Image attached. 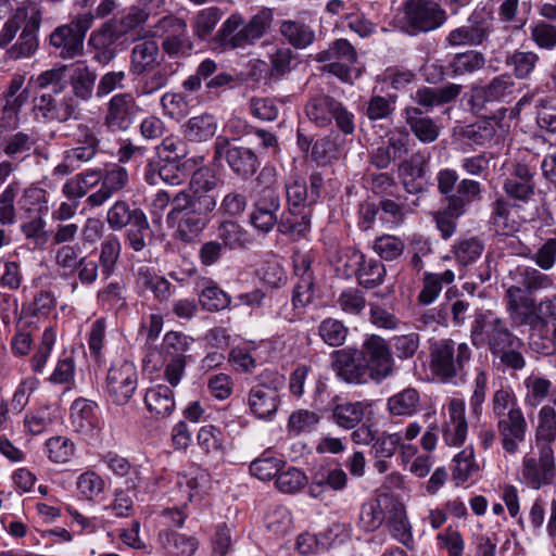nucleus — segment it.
Instances as JSON below:
<instances>
[{
    "instance_id": "2eb2a0df",
    "label": "nucleus",
    "mask_w": 556,
    "mask_h": 556,
    "mask_svg": "<svg viewBox=\"0 0 556 556\" xmlns=\"http://www.w3.org/2000/svg\"><path fill=\"white\" fill-rule=\"evenodd\" d=\"M140 108L130 92L114 94L106 104L105 126L113 131H126L135 122Z\"/></svg>"
},
{
    "instance_id": "a18cd8bd",
    "label": "nucleus",
    "mask_w": 556,
    "mask_h": 556,
    "mask_svg": "<svg viewBox=\"0 0 556 556\" xmlns=\"http://www.w3.org/2000/svg\"><path fill=\"white\" fill-rule=\"evenodd\" d=\"M217 130L216 118L211 114H201L191 117L184 127L185 137L194 142L211 139Z\"/></svg>"
},
{
    "instance_id": "4d7b16f0",
    "label": "nucleus",
    "mask_w": 556,
    "mask_h": 556,
    "mask_svg": "<svg viewBox=\"0 0 556 556\" xmlns=\"http://www.w3.org/2000/svg\"><path fill=\"white\" fill-rule=\"evenodd\" d=\"M515 83L509 75L493 78L488 86L476 91L475 97L483 96L484 101H502L514 92Z\"/></svg>"
},
{
    "instance_id": "58836bf2",
    "label": "nucleus",
    "mask_w": 556,
    "mask_h": 556,
    "mask_svg": "<svg viewBox=\"0 0 556 556\" xmlns=\"http://www.w3.org/2000/svg\"><path fill=\"white\" fill-rule=\"evenodd\" d=\"M406 123L412 131L424 143H431L437 140L440 135V127L430 118L421 116V112L417 108L405 109Z\"/></svg>"
},
{
    "instance_id": "c03bdc74",
    "label": "nucleus",
    "mask_w": 556,
    "mask_h": 556,
    "mask_svg": "<svg viewBox=\"0 0 556 556\" xmlns=\"http://www.w3.org/2000/svg\"><path fill=\"white\" fill-rule=\"evenodd\" d=\"M21 212L28 215H46L49 211L47 191L39 185L26 188L17 201Z\"/></svg>"
},
{
    "instance_id": "5701e85b",
    "label": "nucleus",
    "mask_w": 556,
    "mask_h": 556,
    "mask_svg": "<svg viewBox=\"0 0 556 556\" xmlns=\"http://www.w3.org/2000/svg\"><path fill=\"white\" fill-rule=\"evenodd\" d=\"M491 225L495 233L500 236H511L517 232L521 218L516 205L503 198L492 203Z\"/></svg>"
},
{
    "instance_id": "a211bd4d",
    "label": "nucleus",
    "mask_w": 556,
    "mask_h": 556,
    "mask_svg": "<svg viewBox=\"0 0 556 556\" xmlns=\"http://www.w3.org/2000/svg\"><path fill=\"white\" fill-rule=\"evenodd\" d=\"M527 421L521 409L507 412L506 416L498 418L497 430L503 450L509 454H516L519 445L526 440Z\"/></svg>"
},
{
    "instance_id": "69168bd1",
    "label": "nucleus",
    "mask_w": 556,
    "mask_h": 556,
    "mask_svg": "<svg viewBox=\"0 0 556 556\" xmlns=\"http://www.w3.org/2000/svg\"><path fill=\"white\" fill-rule=\"evenodd\" d=\"M75 452L73 441L63 435H56L48 439L45 443V453L50 462L55 464L67 463Z\"/></svg>"
},
{
    "instance_id": "49530a36",
    "label": "nucleus",
    "mask_w": 556,
    "mask_h": 556,
    "mask_svg": "<svg viewBox=\"0 0 556 556\" xmlns=\"http://www.w3.org/2000/svg\"><path fill=\"white\" fill-rule=\"evenodd\" d=\"M78 245L63 244L55 251L54 264L56 274L64 279L73 277L84 256Z\"/></svg>"
},
{
    "instance_id": "ddd939ff",
    "label": "nucleus",
    "mask_w": 556,
    "mask_h": 556,
    "mask_svg": "<svg viewBox=\"0 0 556 556\" xmlns=\"http://www.w3.org/2000/svg\"><path fill=\"white\" fill-rule=\"evenodd\" d=\"M369 364L370 380L380 382L393 372L394 359L389 344L378 334L369 336L363 343L361 350Z\"/></svg>"
},
{
    "instance_id": "393cba45",
    "label": "nucleus",
    "mask_w": 556,
    "mask_h": 556,
    "mask_svg": "<svg viewBox=\"0 0 556 556\" xmlns=\"http://www.w3.org/2000/svg\"><path fill=\"white\" fill-rule=\"evenodd\" d=\"M194 340L180 331H168L163 338L161 350H153L148 353L144 359V367L150 368L153 358H161V356H169L176 358L187 359L186 353L190 350Z\"/></svg>"
},
{
    "instance_id": "e2e57ef3",
    "label": "nucleus",
    "mask_w": 556,
    "mask_h": 556,
    "mask_svg": "<svg viewBox=\"0 0 556 556\" xmlns=\"http://www.w3.org/2000/svg\"><path fill=\"white\" fill-rule=\"evenodd\" d=\"M364 257V254L356 249H341L334 260L336 271L343 278L356 276Z\"/></svg>"
},
{
    "instance_id": "9b49d317",
    "label": "nucleus",
    "mask_w": 556,
    "mask_h": 556,
    "mask_svg": "<svg viewBox=\"0 0 556 556\" xmlns=\"http://www.w3.org/2000/svg\"><path fill=\"white\" fill-rule=\"evenodd\" d=\"M332 369L344 382L364 384L369 377V364L357 349H342L332 353Z\"/></svg>"
},
{
    "instance_id": "7c9ffc66",
    "label": "nucleus",
    "mask_w": 556,
    "mask_h": 556,
    "mask_svg": "<svg viewBox=\"0 0 556 556\" xmlns=\"http://www.w3.org/2000/svg\"><path fill=\"white\" fill-rule=\"evenodd\" d=\"M157 541L168 556H193L199 548L194 536L169 530L161 531Z\"/></svg>"
},
{
    "instance_id": "f3484780",
    "label": "nucleus",
    "mask_w": 556,
    "mask_h": 556,
    "mask_svg": "<svg viewBox=\"0 0 556 556\" xmlns=\"http://www.w3.org/2000/svg\"><path fill=\"white\" fill-rule=\"evenodd\" d=\"M324 179L319 173H313L309 176V186L304 179L293 178L286 185L287 201L289 207L309 210V206L317 203L320 199V192Z\"/></svg>"
},
{
    "instance_id": "aec40b11",
    "label": "nucleus",
    "mask_w": 556,
    "mask_h": 556,
    "mask_svg": "<svg viewBox=\"0 0 556 556\" xmlns=\"http://www.w3.org/2000/svg\"><path fill=\"white\" fill-rule=\"evenodd\" d=\"M429 169V155L425 152H416L400 166V175L407 192L417 194L427 185Z\"/></svg>"
},
{
    "instance_id": "3c124183",
    "label": "nucleus",
    "mask_w": 556,
    "mask_h": 556,
    "mask_svg": "<svg viewBox=\"0 0 556 556\" xmlns=\"http://www.w3.org/2000/svg\"><path fill=\"white\" fill-rule=\"evenodd\" d=\"M175 70L172 65H156L154 70L143 74L137 90L138 97L151 96L167 86Z\"/></svg>"
},
{
    "instance_id": "dca6fc26",
    "label": "nucleus",
    "mask_w": 556,
    "mask_h": 556,
    "mask_svg": "<svg viewBox=\"0 0 556 556\" xmlns=\"http://www.w3.org/2000/svg\"><path fill=\"white\" fill-rule=\"evenodd\" d=\"M506 287L507 312L511 320L517 325H532L534 323L535 300L520 283L509 280V275L504 282Z\"/></svg>"
},
{
    "instance_id": "338daca9",
    "label": "nucleus",
    "mask_w": 556,
    "mask_h": 556,
    "mask_svg": "<svg viewBox=\"0 0 556 556\" xmlns=\"http://www.w3.org/2000/svg\"><path fill=\"white\" fill-rule=\"evenodd\" d=\"M321 417L318 413L308 409L293 412L288 420V432L292 435H300L314 431Z\"/></svg>"
},
{
    "instance_id": "a878e982",
    "label": "nucleus",
    "mask_w": 556,
    "mask_h": 556,
    "mask_svg": "<svg viewBox=\"0 0 556 556\" xmlns=\"http://www.w3.org/2000/svg\"><path fill=\"white\" fill-rule=\"evenodd\" d=\"M506 131L507 126L503 124L502 118L491 116L468 125L464 129V137L477 146H485Z\"/></svg>"
},
{
    "instance_id": "bb28decb",
    "label": "nucleus",
    "mask_w": 556,
    "mask_h": 556,
    "mask_svg": "<svg viewBox=\"0 0 556 556\" xmlns=\"http://www.w3.org/2000/svg\"><path fill=\"white\" fill-rule=\"evenodd\" d=\"M68 79L73 97L78 101L87 102L92 98L97 74L84 62L73 64L68 68Z\"/></svg>"
},
{
    "instance_id": "c9c22d12",
    "label": "nucleus",
    "mask_w": 556,
    "mask_h": 556,
    "mask_svg": "<svg viewBox=\"0 0 556 556\" xmlns=\"http://www.w3.org/2000/svg\"><path fill=\"white\" fill-rule=\"evenodd\" d=\"M469 23L451 30L445 38L446 43L452 47L482 43L488 36V27L482 22H475L472 16L469 18Z\"/></svg>"
},
{
    "instance_id": "f03ea898",
    "label": "nucleus",
    "mask_w": 556,
    "mask_h": 556,
    "mask_svg": "<svg viewBox=\"0 0 556 556\" xmlns=\"http://www.w3.org/2000/svg\"><path fill=\"white\" fill-rule=\"evenodd\" d=\"M472 352L467 343L441 339L430 344V370L443 383L462 386L467 381Z\"/></svg>"
},
{
    "instance_id": "864d4df0",
    "label": "nucleus",
    "mask_w": 556,
    "mask_h": 556,
    "mask_svg": "<svg viewBox=\"0 0 556 556\" xmlns=\"http://www.w3.org/2000/svg\"><path fill=\"white\" fill-rule=\"evenodd\" d=\"M280 33L296 49H304L315 40L314 30L309 26L295 21L282 22Z\"/></svg>"
},
{
    "instance_id": "4be33fe9",
    "label": "nucleus",
    "mask_w": 556,
    "mask_h": 556,
    "mask_svg": "<svg viewBox=\"0 0 556 556\" xmlns=\"http://www.w3.org/2000/svg\"><path fill=\"white\" fill-rule=\"evenodd\" d=\"M128 184V172L126 168L114 164L101 176V187L98 191L87 198V203L94 207L100 206L110 200L114 194L122 191Z\"/></svg>"
},
{
    "instance_id": "603ef678",
    "label": "nucleus",
    "mask_w": 556,
    "mask_h": 556,
    "mask_svg": "<svg viewBox=\"0 0 556 556\" xmlns=\"http://www.w3.org/2000/svg\"><path fill=\"white\" fill-rule=\"evenodd\" d=\"M216 237L224 248L240 249L251 242L249 233L236 222L225 220L219 224Z\"/></svg>"
},
{
    "instance_id": "680f3d73",
    "label": "nucleus",
    "mask_w": 556,
    "mask_h": 556,
    "mask_svg": "<svg viewBox=\"0 0 556 556\" xmlns=\"http://www.w3.org/2000/svg\"><path fill=\"white\" fill-rule=\"evenodd\" d=\"M56 341V331L52 327L43 330L41 341L30 358V368L36 374H42Z\"/></svg>"
},
{
    "instance_id": "052dcab7",
    "label": "nucleus",
    "mask_w": 556,
    "mask_h": 556,
    "mask_svg": "<svg viewBox=\"0 0 556 556\" xmlns=\"http://www.w3.org/2000/svg\"><path fill=\"white\" fill-rule=\"evenodd\" d=\"M336 304L345 315L359 316L365 311L367 301L362 290L350 287L339 293Z\"/></svg>"
},
{
    "instance_id": "cd10ccee",
    "label": "nucleus",
    "mask_w": 556,
    "mask_h": 556,
    "mask_svg": "<svg viewBox=\"0 0 556 556\" xmlns=\"http://www.w3.org/2000/svg\"><path fill=\"white\" fill-rule=\"evenodd\" d=\"M451 470L456 485L471 484L478 480L480 468L471 446L463 448L453 457Z\"/></svg>"
},
{
    "instance_id": "6e6552de",
    "label": "nucleus",
    "mask_w": 556,
    "mask_h": 556,
    "mask_svg": "<svg viewBox=\"0 0 556 556\" xmlns=\"http://www.w3.org/2000/svg\"><path fill=\"white\" fill-rule=\"evenodd\" d=\"M555 480V457L549 445L540 448L539 456L525 455L521 463L520 481L532 490L551 485Z\"/></svg>"
},
{
    "instance_id": "423d86ee",
    "label": "nucleus",
    "mask_w": 556,
    "mask_h": 556,
    "mask_svg": "<svg viewBox=\"0 0 556 556\" xmlns=\"http://www.w3.org/2000/svg\"><path fill=\"white\" fill-rule=\"evenodd\" d=\"M138 387V371L132 362L118 359L110 366L104 391L115 405L127 404Z\"/></svg>"
},
{
    "instance_id": "412c9836",
    "label": "nucleus",
    "mask_w": 556,
    "mask_h": 556,
    "mask_svg": "<svg viewBox=\"0 0 556 556\" xmlns=\"http://www.w3.org/2000/svg\"><path fill=\"white\" fill-rule=\"evenodd\" d=\"M374 401H341L332 408L333 422L345 430L357 427L367 416L371 415Z\"/></svg>"
},
{
    "instance_id": "ea45409f",
    "label": "nucleus",
    "mask_w": 556,
    "mask_h": 556,
    "mask_svg": "<svg viewBox=\"0 0 556 556\" xmlns=\"http://www.w3.org/2000/svg\"><path fill=\"white\" fill-rule=\"evenodd\" d=\"M420 396L414 388H406L393 394L387 401V410L391 416L409 417L419 410Z\"/></svg>"
},
{
    "instance_id": "39448f33",
    "label": "nucleus",
    "mask_w": 556,
    "mask_h": 556,
    "mask_svg": "<svg viewBox=\"0 0 556 556\" xmlns=\"http://www.w3.org/2000/svg\"><path fill=\"white\" fill-rule=\"evenodd\" d=\"M471 341L476 346L488 345L492 355L508 348H521V340L513 334L503 319L491 313L478 315L471 327Z\"/></svg>"
},
{
    "instance_id": "4468645a",
    "label": "nucleus",
    "mask_w": 556,
    "mask_h": 556,
    "mask_svg": "<svg viewBox=\"0 0 556 556\" xmlns=\"http://www.w3.org/2000/svg\"><path fill=\"white\" fill-rule=\"evenodd\" d=\"M534 170L527 164L514 162L507 167L503 190L508 199L528 203L535 193Z\"/></svg>"
},
{
    "instance_id": "473e14b6",
    "label": "nucleus",
    "mask_w": 556,
    "mask_h": 556,
    "mask_svg": "<svg viewBox=\"0 0 556 556\" xmlns=\"http://www.w3.org/2000/svg\"><path fill=\"white\" fill-rule=\"evenodd\" d=\"M100 408L93 401L77 399L71 406V421L78 431L99 428L101 425Z\"/></svg>"
},
{
    "instance_id": "09e8293b",
    "label": "nucleus",
    "mask_w": 556,
    "mask_h": 556,
    "mask_svg": "<svg viewBox=\"0 0 556 556\" xmlns=\"http://www.w3.org/2000/svg\"><path fill=\"white\" fill-rule=\"evenodd\" d=\"M484 251V243L478 237L458 239L452 247V254L460 266H468L475 263Z\"/></svg>"
},
{
    "instance_id": "f257e3e1",
    "label": "nucleus",
    "mask_w": 556,
    "mask_h": 556,
    "mask_svg": "<svg viewBox=\"0 0 556 556\" xmlns=\"http://www.w3.org/2000/svg\"><path fill=\"white\" fill-rule=\"evenodd\" d=\"M41 12L35 3H27L16 9L13 17L8 20L0 31V47L7 48L11 60L28 59L38 49V31Z\"/></svg>"
},
{
    "instance_id": "5fc2aeb1",
    "label": "nucleus",
    "mask_w": 556,
    "mask_h": 556,
    "mask_svg": "<svg viewBox=\"0 0 556 556\" xmlns=\"http://www.w3.org/2000/svg\"><path fill=\"white\" fill-rule=\"evenodd\" d=\"M187 359L176 358L169 356H161V358H153L150 364V368L147 370H159L163 368V378L170 384V387H177L186 371Z\"/></svg>"
},
{
    "instance_id": "20e7f679",
    "label": "nucleus",
    "mask_w": 556,
    "mask_h": 556,
    "mask_svg": "<svg viewBox=\"0 0 556 556\" xmlns=\"http://www.w3.org/2000/svg\"><path fill=\"white\" fill-rule=\"evenodd\" d=\"M309 122L325 128L336 123L338 130L350 136L355 130V115L339 100L330 96H318L309 99L304 108Z\"/></svg>"
},
{
    "instance_id": "de8ad7c7",
    "label": "nucleus",
    "mask_w": 556,
    "mask_h": 556,
    "mask_svg": "<svg viewBox=\"0 0 556 556\" xmlns=\"http://www.w3.org/2000/svg\"><path fill=\"white\" fill-rule=\"evenodd\" d=\"M454 279L455 274L451 269H446L442 274L425 273L422 289L418 295L419 301L425 305L433 303L440 295L443 285H450Z\"/></svg>"
},
{
    "instance_id": "1a4fd4ad",
    "label": "nucleus",
    "mask_w": 556,
    "mask_h": 556,
    "mask_svg": "<svg viewBox=\"0 0 556 556\" xmlns=\"http://www.w3.org/2000/svg\"><path fill=\"white\" fill-rule=\"evenodd\" d=\"M441 435L443 442L450 447L464 445L468 434L466 418V404L462 397H451L441 408Z\"/></svg>"
},
{
    "instance_id": "774afa93",
    "label": "nucleus",
    "mask_w": 556,
    "mask_h": 556,
    "mask_svg": "<svg viewBox=\"0 0 556 556\" xmlns=\"http://www.w3.org/2000/svg\"><path fill=\"white\" fill-rule=\"evenodd\" d=\"M76 489L80 498L93 501L104 491L105 481L96 471L87 470L78 476Z\"/></svg>"
},
{
    "instance_id": "37998d69",
    "label": "nucleus",
    "mask_w": 556,
    "mask_h": 556,
    "mask_svg": "<svg viewBox=\"0 0 556 556\" xmlns=\"http://www.w3.org/2000/svg\"><path fill=\"white\" fill-rule=\"evenodd\" d=\"M485 64L484 55L476 50L454 54L447 64V70L453 77L471 75L483 68Z\"/></svg>"
},
{
    "instance_id": "c756f323",
    "label": "nucleus",
    "mask_w": 556,
    "mask_h": 556,
    "mask_svg": "<svg viewBox=\"0 0 556 556\" xmlns=\"http://www.w3.org/2000/svg\"><path fill=\"white\" fill-rule=\"evenodd\" d=\"M509 280L520 283L528 292L545 291L555 288L552 276L528 266H517L510 269Z\"/></svg>"
},
{
    "instance_id": "6ab92c4d",
    "label": "nucleus",
    "mask_w": 556,
    "mask_h": 556,
    "mask_svg": "<svg viewBox=\"0 0 556 556\" xmlns=\"http://www.w3.org/2000/svg\"><path fill=\"white\" fill-rule=\"evenodd\" d=\"M161 26L166 35L162 41L163 50L170 58H181L190 54L192 45L188 37L187 24L177 17L166 16Z\"/></svg>"
},
{
    "instance_id": "e433bc0d",
    "label": "nucleus",
    "mask_w": 556,
    "mask_h": 556,
    "mask_svg": "<svg viewBox=\"0 0 556 556\" xmlns=\"http://www.w3.org/2000/svg\"><path fill=\"white\" fill-rule=\"evenodd\" d=\"M144 403L155 417H167L175 408L174 393L169 387L157 384L148 389Z\"/></svg>"
},
{
    "instance_id": "0e129e2a",
    "label": "nucleus",
    "mask_w": 556,
    "mask_h": 556,
    "mask_svg": "<svg viewBox=\"0 0 556 556\" xmlns=\"http://www.w3.org/2000/svg\"><path fill=\"white\" fill-rule=\"evenodd\" d=\"M122 245L119 239L115 235H109L101 243L99 262L101 271L109 277L114 271L115 265L119 258Z\"/></svg>"
},
{
    "instance_id": "7ed1b4c3",
    "label": "nucleus",
    "mask_w": 556,
    "mask_h": 556,
    "mask_svg": "<svg viewBox=\"0 0 556 556\" xmlns=\"http://www.w3.org/2000/svg\"><path fill=\"white\" fill-rule=\"evenodd\" d=\"M273 13L269 9L261 10L247 24L239 13H233L223 23L217 36L227 47L243 48L262 38L269 29Z\"/></svg>"
},
{
    "instance_id": "6e6d98bb",
    "label": "nucleus",
    "mask_w": 556,
    "mask_h": 556,
    "mask_svg": "<svg viewBox=\"0 0 556 556\" xmlns=\"http://www.w3.org/2000/svg\"><path fill=\"white\" fill-rule=\"evenodd\" d=\"M36 144L33 132L17 131L7 137L2 151L11 159H24L29 155Z\"/></svg>"
},
{
    "instance_id": "a19ab883",
    "label": "nucleus",
    "mask_w": 556,
    "mask_h": 556,
    "mask_svg": "<svg viewBox=\"0 0 556 556\" xmlns=\"http://www.w3.org/2000/svg\"><path fill=\"white\" fill-rule=\"evenodd\" d=\"M59 417V409L52 405H43L27 413L24 417V429L31 435L46 432Z\"/></svg>"
},
{
    "instance_id": "79ce46f5",
    "label": "nucleus",
    "mask_w": 556,
    "mask_h": 556,
    "mask_svg": "<svg viewBox=\"0 0 556 556\" xmlns=\"http://www.w3.org/2000/svg\"><path fill=\"white\" fill-rule=\"evenodd\" d=\"M137 285L152 291L159 301H166L170 296V282L163 276L155 274L149 266H140L136 273Z\"/></svg>"
},
{
    "instance_id": "b1692460",
    "label": "nucleus",
    "mask_w": 556,
    "mask_h": 556,
    "mask_svg": "<svg viewBox=\"0 0 556 556\" xmlns=\"http://www.w3.org/2000/svg\"><path fill=\"white\" fill-rule=\"evenodd\" d=\"M72 26L67 24L58 26L49 37V43L54 53L62 59H74L81 54L84 41L80 35H77Z\"/></svg>"
},
{
    "instance_id": "4c0bfd02",
    "label": "nucleus",
    "mask_w": 556,
    "mask_h": 556,
    "mask_svg": "<svg viewBox=\"0 0 556 556\" xmlns=\"http://www.w3.org/2000/svg\"><path fill=\"white\" fill-rule=\"evenodd\" d=\"M481 184L472 179H463L457 185V195L448 198L447 213L458 217L465 212V206L481 198Z\"/></svg>"
},
{
    "instance_id": "8fccbe9b",
    "label": "nucleus",
    "mask_w": 556,
    "mask_h": 556,
    "mask_svg": "<svg viewBox=\"0 0 556 556\" xmlns=\"http://www.w3.org/2000/svg\"><path fill=\"white\" fill-rule=\"evenodd\" d=\"M198 287L201 288L199 302L204 309L214 312L229 306L230 296L213 281L202 279Z\"/></svg>"
},
{
    "instance_id": "f8f14e48",
    "label": "nucleus",
    "mask_w": 556,
    "mask_h": 556,
    "mask_svg": "<svg viewBox=\"0 0 556 556\" xmlns=\"http://www.w3.org/2000/svg\"><path fill=\"white\" fill-rule=\"evenodd\" d=\"M315 60L326 63L325 70L338 77L341 81L351 80V66L357 60L355 48L343 38L334 40L328 49L318 52Z\"/></svg>"
},
{
    "instance_id": "13d9d810",
    "label": "nucleus",
    "mask_w": 556,
    "mask_h": 556,
    "mask_svg": "<svg viewBox=\"0 0 556 556\" xmlns=\"http://www.w3.org/2000/svg\"><path fill=\"white\" fill-rule=\"evenodd\" d=\"M197 443L207 455L225 453V440L222 430L214 425L202 426L197 434Z\"/></svg>"
},
{
    "instance_id": "bf43d9fd",
    "label": "nucleus",
    "mask_w": 556,
    "mask_h": 556,
    "mask_svg": "<svg viewBox=\"0 0 556 556\" xmlns=\"http://www.w3.org/2000/svg\"><path fill=\"white\" fill-rule=\"evenodd\" d=\"M386 273V267L379 260L364 257L356 278L362 287L374 289L383 282Z\"/></svg>"
},
{
    "instance_id": "72a5a7b5",
    "label": "nucleus",
    "mask_w": 556,
    "mask_h": 556,
    "mask_svg": "<svg viewBox=\"0 0 556 556\" xmlns=\"http://www.w3.org/2000/svg\"><path fill=\"white\" fill-rule=\"evenodd\" d=\"M462 91V86L448 84L440 88L424 87L418 89L412 99L425 108L439 106L456 99Z\"/></svg>"
},
{
    "instance_id": "2f4dec72",
    "label": "nucleus",
    "mask_w": 556,
    "mask_h": 556,
    "mask_svg": "<svg viewBox=\"0 0 556 556\" xmlns=\"http://www.w3.org/2000/svg\"><path fill=\"white\" fill-rule=\"evenodd\" d=\"M387 526L392 538L406 547H410L413 543L412 527L402 503L391 502L388 509Z\"/></svg>"
},
{
    "instance_id": "c85d7f7f",
    "label": "nucleus",
    "mask_w": 556,
    "mask_h": 556,
    "mask_svg": "<svg viewBox=\"0 0 556 556\" xmlns=\"http://www.w3.org/2000/svg\"><path fill=\"white\" fill-rule=\"evenodd\" d=\"M159 58V45L154 40H141L135 43L130 54V72L141 76L154 70Z\"/></svg>"
},
{
    "instance_id": "9d476101",
    "label": "nucleus",
    "mask_w": 556,
    "mask_h": 556,
    "mask_svg": "<svg viewBox=\"0 0 556 556\" xmlns=\"http://www.w3.org/2000/svg\"><path fill=\"white\" fill-rule=\"evenodd\" d=\"M214 156L225 160L229 168L242 178L253 176L260 167L256 153L247 147L232 146L225 137H217L214 143Z\"/></svg>"
},
{
    "instance_id": "f704fd0d",
    "label": "nucleus",
    "mask_w": 556,
    "mask_h": 556,
    "mask_svg": "<svg viewBox=\"0 0 556 556\" xmlns=\"http://www.w3.org/2000/svg\"><path fill=\"white\" fill-rule=\"evenodd\" d=\"M311 210L289 207L278 222V231L294 239L305 236L311 227Z\"/></svg>"
},
{
    "instance_id": "0eeeda50",
    "label": "nucleus",
    "mask_w": 556,
    "mask_h": 556,
    "mask_svg": "<svg viewBox=\"0 0 556 556\" xmlns=\"http://www.w3.org/2000/svg\"><path fill=\"white\" fill-rule=\"evenodd\" d=\"M282 377L275 371H265L261 381L251 388L248 404L258 419H271L279 406V389Z\"/></svg>"
}]
</instances>
